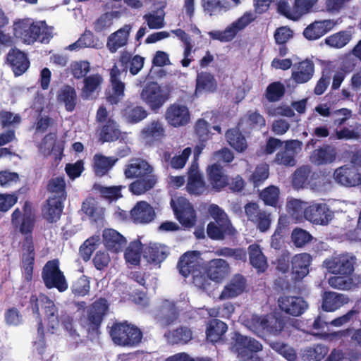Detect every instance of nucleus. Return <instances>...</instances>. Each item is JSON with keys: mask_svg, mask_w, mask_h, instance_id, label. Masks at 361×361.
<instances>
[{"mask_svg": "<svg viewBox=\"0 0 361 361\" xmlns=\"http://www.w3.org/2000/svg\"><path fill=\"white\" fill-rule=\"evenodd\" d=\"M235 343L233 348L238 353L239 361H248L254 357L250 355L252 352H257L262 350V345L255 339L244 336L235 333L233 337Z\"/></svg>", "mask_w": 361, "mask_h": 361, "instance_id": "14", "label": "nucleus"}, {"mask_svg": "<svg viewBox=\"0 0 361 361\" xmlns=\"http://www.w3.org/2000/svg\"><path fill=\"white\" fill-rule=\"evenodd\" d=\"M169 252V250L166 246L156 243H149L144 247L143 257L147 262L159 264L166 258Z\"/></svg>", "mask_w": 361, "mask_h": 361, "instance_id": "25", "label": "nucleus"}, {"mask_svg": "<svg viewBox=\"0 0 361 361\" xmlns=\"http://www.w3.org/2000/svg\"><path fill=\"white\" fill-rule=\"evenodd\" d=\"M245 122L250 130H259L266 125L265 118L257 111H248L246 114Z\"/></svg>", "mask_w": 361, "mask_h": 361, "instance_id": "61", "label": "nucleus"}, {"mask_svg": "<svg viewBox=\"0 0 361 361\" xmlns=\"http://www.w3.org/2000/svg\"><path fill=\"white\" fill-rule=\"evenodd\" d=\"M351 35L347 31H341L333 34L325 39L327 45L334 48H342L350 40Z\"/></svg>", "mask_w": 361, "mask_h": 361, "instance_id": "55", "label": "nucleus"}, {"mask_svg": "<svg viewBox=\"0 0 361 361\" xmlns=\"http://www.w3.org/2000/svg\"><path fill=\"white\" fill-rule=\"evenodd\" d=\"M39 149L45 156L52 154L54 156V158H62L63 156L64 142L58 140L55 133H49L42 140Z\"/></svg>", "mask_w": 361, "mask_h": 361, "instance_id": "16", "label": "nucleus"}, {"mask_svg": "<svg viewBox=\"0 0 361 361\" xmlns=\"http://www.w3.org/2000/svg\"><path fill=\"white\" fill-rule=\"evenodd\" d=\"M178 267L180 274L184 277L192 274L195 271L201 268L200 264V252L189 251L183 254L178 262Z\"/></svg>", "mask_w": 361, "mask_h": 361, "instance_id": "21", "label": "nucleus"}, {"mask_svg": "<svg viewBox=\"0 0 361 361\" xmlns=\"http://www.w3.org/2000/svg\"><path fill=\"white\" fill-rule=\"evenodd\" d=\"M312 239L311 234L302 228H295L291 233V240L298 247H302Z\"/></svg>", "mask_w": 361, "mask_h": 361, "instance_id": "64", "label": "nucleus"}, {"mask_svg": "<svg viewBox=\"0 0 361 361\" xmlns=\"http://www.w3.org/2000/svg\"><path fill=\"white\" fill-rule=\"evenodd\" d=\"M257 16L252 12H245L241 17L231 23L223 31H215L210 33L213 39L220 42H230L237 35V33L246 27L256 19Z\"/></svg>", "mask_w": 361, "mask_h": 361, "instance_id": "11", "label": "nucleus"}, {"mask_svg": "<svg viewBox=\"0 0 361 361\" xmlns=\"http://www.w3.org/2000/svg\"><path fill=\"white\" fill-rule=\"evenodd\" d=\"M42 278L47 288H56L62 292L67 289L68 284L63 273L59 270L57 261L48 262L44 267Z\"/></svg>", "mask_w": 361, "mask_h": 361, "instance_id": "12", "label": "nucleus"}, {"mask_svg": "<svg viewBox=\"0 0 361 361\" xmlns=\"http://www.w3.org/2000/svg\"><path fill=\"white\" fill-rule=\"evenodd\" d=\"M30 302L33 312L37 316L39 315V310L44 313V320L47 322V326L53 331L59 326V320L56 308L54 302L42 294L39 296L32 295Z\"/></svg>", "mask_w": 361, "mask_h": 361, "instance_id": "5", "label": "nucleus"}, {"mask_svg": "<svg viewBox=\"0 0 361 361\" xmlns=\"http://www.w3.org/2000/svg\"><path fill=\"white\" fill-rule=\"evenodd\" d=\"M218 87L217 81L212 73L202 71L196 77L195 94L214 93Z\"/></svg>", "mask_w": 361, "mask_h": 361, "instance_id": "31", "label": "nucleus"}, {"mask_svg": "<svg viewBox=\"0 0 361 361\" xmlns=\"http://www.w3.org/2000/svg\"><path fill=\"white\" fill-rule=\"evenodd\" d=\"M168 341L173 344L187 343L192 338V331L187 327H180L165 334Z\"/></svg>", "mask_w": 361, "mask_h": 361, "instance_id": "52", "label": "nucleus"}, {"mask_svg": "<svg viewBox=\"0 0 361 361\" xmlns=\"http://www.w3.org/2000/svg\"><path fill=\"white\" fill-rule=\"evenodd\" d=\"M245 325L259 336L265 334L276 335L283 327L282 321L272 314L264 317L252 315Z\"/></svg>", "mask_w": 361, "mask_h": 361, "instance_id": "4", "label": "nucleus"}, {"mask_svg": "<svg viewBox=\"0 0 361 361\" xmlns=\"http://www.w3.org/2000/svg\"><path fill=\"white\" fill-rule=\"evenodd\" d=\"M94 45L93 33L88 30H85L84 33L74 43L68 47L70 51H75L82 48L92 47Z\"/></svg>", "mask_w": 361, "mask_h": 361, "instance_id": "57", "label": "nucleus"}, {"mask_svg": "<svg viewBox=\"0 0 361 361\" xmlns=\"http://www.w3.org/2000/svg\"><path fill=\"white\" fill-rule=\"evenodd\" d=\"M65 187L66 183L63 178H53L48 185V190L52 195L49 198L63 200L66 198Z\"/></svg>", "mask_w": 361, "mask_h": 361, "instance_id": "54", "label": "nucleus"}, {"mask_svg": "<svg viewBox=\"0 0 361 361\" xmlns=\"http://www.w3.org/2000/svg\"><path fill=\"white\" fill-rule=\"evenodd\" d=\"M201 6L205 15L219 16L231 10L227 0H201Z\"/></svg>", "mask_w": 361, "mask_h": 361, "instance_id": "41", "label": "nucleus"}, {"mask_svg": "<svg viewBox=\"0 0 361 361\" xmlns=\"http://www.w3.org/2000/svg\"><path fill=\"white\" fill-rule=\"evenodd\" d=\"M104 81L103 77L99 73L92 74L85 77L83 82L84 86L82 89V94L88 98L95 91L100 89V86Z\"/></svg>", "mask_w": 361, "mask_h": 361, "instance_id": "48", "label": "nucleus"}, {"mask_svg": "<svg viewBox=\"0 0 361 361\" xmlns=\"http://www.w3.org/2000/svg\"><path fill=\"white\" fill-rule=\"evenodd\" d=\"M141 99L152 111L159 110L168 99L167 93L157 82H148L140 93Z\"/></svg>", "mask_w": 361, "mask_h": 361, "instance_id": "8", "label": "nucleus"}, {"mask_svg": "<svg viewBox=\"0 0 361 361\" xmlns=\"http://www.w3.org/2000/svg\"><path fill=\"white\" fill-rule=\"evenodd\" d=\"M171 206L176 219L183 226L192 227L196 222V214L192 204L183 197H173Z\"/></svg>", "mask_w": 361, "mask_h": 361, "instance_id": "7", "label": "nucleus"}, {"mask_svg": "<svg viewBox=\"0 0 361 361\" xmlns=\"http://www.w3.org/2000/svg\"><path fill=\"white\" fill-rule=\"evenodd\" d=\"M204 271L211 281L221 282L230 273V267L224 259H215L207 264Z\"/></svg>", "mask_w": 361, "mask_h": 361, "instance_id": "20", "label": "nucleus"}, {"mask_svg": "<svg viewBox=\"0 0 361 361\" xmlns=\"http://www.w3.org/2000/svg\"><path fill=\"white\" fill-rule=\"evenodd\" d=\"M121 132L119 126L115 120L109 118L106 122L102 126L100 130V138L103 142H112L118 140Z\"/></svg>", "mask_w": 361, "mask_h": 361, "instance_id": "44", "label": "nucleus"}, {"mask_svg": "<svg viewBox=\"0 0 361 361\" xmlns=\"http://www.w3.org/2000/svg\"><path fill=\"white\" fill-rule=\"evenodd\" d=\"M360 167L361 159H352L350 163L335 171L334 174L335 181L345 187L357 186Z\"/></svg>", "mask_w": 361, "mask_h": 361, "instance_id": "9", "label": "nucleus"}, {"mask_svg": "<svg viewBox=\"0 0 361 361\" xmlns=\"http://www.w3.org/2000/svg\"><path fill=\"white\" fill-rule=\"evenodd\" d=\"M314 73V63L310 60L305 59L294 65L291 78L297 84H303L312 79Z\"/></svg>", "mask_w": 361, "mask_h": 361, "instance_id": "22", "label": "nucleus"}, {"mask_svg": "<svg viewBox=\"0 0 361 361\" xmlns=\"http://www.w3.org/2000/svg\"><path fill=\"white\" fill-rule=\"evenodd\" d=\"M310 171L307 167H301L298 169L293 177V186L298 189L301 188L306 184H311V179H309Z\"/></svg>", "mask_w": 361, "mask_h": 361, "instance_id": "63", "label": "nucleus"}, {"mask_svg": "<svg viewBox=\"0 0 361 361\" xmlns=\"http://www.w3.org/2000/svg\"><path fill=\"white\" fill-rule=\"evenodd\" d=\"M355 257L352 254H341L326 259L323 266L334 274L350 275L353 271Z\"/></svg>", "mask_w": 361, "mask_h": 361, "instance_id": "10", "label": "nucleus"}, {"mask_svg": "<svg viewBox=\"0 0 361 361\" xmlns=\"http://www.w3.org/2000/svg\"><path fill=\"white\" fill-rule=\"evenodd\" d=\"M236 231L231 222H211L208 224L207 233L208 236L214 240H221L225 235H233Z\"/></svg>", "mask_w": 361, "mask_h": 361, "instance_id": "38", "label": "nucleus"}, {"mask_svg": "<svg viewBox=\"0 0 361 361\" xmlns=\"http://www.w3.org/2000/svg\"><path fill=\"white\" fill-rule=\"evenodd\" d=\"M145 58L140 55L132 56L128 52H123L119 57L118 63L121 66V73H127L128 69L131 75H137L143 68Z\"/></svg>", "mask_w": 361, "mask_h": 361, "instance_id": "28", "label": "nucleus"}, {"mask_svg": "<svg viewBox=\"0 0 361 361\" xmlns=\"http://www.w3.org/2000/svg\"><path fill=\"white\" fill-rule=\"evenodd\" d=\"M144 246L140 240L131 241L124 250V259L128 267L139 266Z\"/></svg>", "mask_w": 361, "mask_h": 361, "instance_id": "34", "label": "nucleus"}, {"mask_svg": "<svg viewBox=\"0 0 361 361\" xmlns=\"http://www.w3.org/2000/svg\"><path fill=\"white\" fill-rule=\"evenodd\" d=\"M131 30L132 25L126 24L109 36L106 47L110 52L115 53L127 44Z\"/></svg>", "mask_w": 361, "mask_h": 361, "instance_id": "29", "label": "nucleus"}, {"mask_svg": "<svg viewBox=\"0 0 361 361\" xmlns=\"http://www.w3.org/2000/svg\"><path fill=\"white\" fill-rule=\"evenodd\" d=\"M279 189L271 185L264 189L260 193V198L265 204L276 207L279 199Z\"/></svg>", "mask_w": 361, "mask_h": 361, "instance_id": "59", "label": "nucleus"}, {"mask_svg": "<svg viewBox=\"0 0 361 361\" xmlns=\"http://www.w3.org/2000/svg\"><path fill=\"white\" fill-rule=\"evenodd\" d=\"M336 23L333 20L314 21L303 30L304 37L308 40H316L331 31Z\"/></svg>", "mask_w": 361, "mask_h": 361, "instance_id": "19", "label": "nucleus"}, {"mask_svg": "<svg viewBox=\"0 0 361 361\" xmlns=\"http://www.w3.org/2000/svg\"><path fill=\"white\" fill-rule=\"evenodd\" d=\"M103 243L105 247L113 253H119L126 245V238L112 228H106L102 233Z\"/></svg>", "mask_w": 361, "mask_h": 361, "instance_id": "17", "label": "nucleus"}, {"mask_svg": "<svg viewBox=\"0 0 361 361\" xmlns=\"http://www.w3.org/2000/svg\"><path fill=\"white\" fill-rule=\"evenodd\" d=\"M7 61L16 76L23 75L30 66L26 54L17 48H13L8 51Z\"/></svg>", "mask_w": 361, "mask_h": 361, "instance_id": "23", "label": "nucleus"}, {"mask_svg": "<svg viewBox=\"0 0 361 361\" xmlns=\"http://www.w3.org/2000/svg\"><path fill=\"white\" fill-rule=\"evenodd\" d=\"M121 186L104 187L99 184H94L93 190L99 192L103 197L112 201L121 197Z\"/></svg>", "mask_w": 361, "mask_h": 361, "instance_id": "56", "label": "nucleus"}, {"mask_svg": "<svg viewBox=\"0 0 361 361\" xmlns=\"http://www.w3.org/2000/svg\"><path fill=\"white\" fill-rule=\"evenodd\" d=\"M280 309L292 316H299L307 307L306 302L300 297L283 296L279 299Z\"/></svg>", "mask_w": 361, "mask_h": 361, "instance_id": "18", "label": "nucleus"}, {"mask_svg": "<svg viewBox=\"0 0 361 361\" xmlns=\"http://www.w3.org/2000/svg\"><path fill=\"white\" fill-rule=\"evenodd\" d=\"M286 94V87L280 81L271 82L266 88L264 97L269 102L280 101Z\"/></svg>", "mask_w": 361, "mask_h": 361, "instance_id": "49", "label": "nucleus"}, {"mask_svg": "<svg viewBox=\"0 0 361 361\" xmlns=\"http://www.w3.org/2000/svg\"><path fill=\"white\" fill-rule=\"evenodd\" d=\"M334 216V212L326 204L313 202L306 209L305 219L315 225L326 226Z\"/></svg>", "mask_w": 361, "mask_h": 361, "instance_id": "13", "label": "nucleus"}, {"mask_svg": "<svg viewBox=\"0 0 361 361\" xmlns=\"http://www.w3.org/2000/svg\"><path fill=\"white\" fill-rule=\"evenodd\" d=\"M131 30L132 25L126 24L109 36L106 47L110 52L115 53L127 44Z\"/></svg>", "mask_w": 361, "mask_h": 361, "instance_id": "30", "label": "nucleus"}, {"mask_svg": "<svg viewBox=\"0 0 361 361\" xmlns=\"http://www.w3.org/2000/svg\"><path fill=\"white\" fill-rule=\"evenodd\" d=\"M107 310L108 304L104 299L95 301L90 307L88 310V320L92 324L93 330L97 329Z\"/></svg>", "mask_w": 361, "mask_h": 361, "instance_id": "37", "label": "nucleus"}, {"mask_svg": "<svg viewBox=\"0 0 361 361\" xmlns=\"http://www.w3.org/2000/svg\"><path fill=\"white\" fill-rule=\"evenodd\" d=\"M57 101L64 104L67 111L72 112L77 104V93L74 87L66 85L63 86L58 92Z\"/></svg>", "mask_w": 361, "mask_h": 361, "instance_id": "40", "label": "nucleus"}, {"mask_svg": "<svg viewBox=\"0 0 361 361\" xmlns=\"http://www.w3.org/2000/svg\"><path fill=\"white\" fill-rule=\"evenodd\" d=\"M301 142L297 140H290L285 142L281 152L276 154L275 158H294L297 149H300Z\"/></svg>", "mask_w": 361, "mask_h": 361, "instance_id": "62", "label": "nucleus"}, {"mask_svg": "<svg viewBox=\"0 0 361 361\" xmlns=\"http://www.w3.org/2000/svg\"><path fill=\"white\" fill-rule=\"evenodd\" d=\"M249 255L251 264L259 271H264L267 267V263L259 247L257 245H250Z\"/></svg>", "mask_w": 361, "mask_h": 361, "instance_id": "51", "label": "nucleus"}, {"mask_svg": "<svg viewBox=\"0 0 361 361\" xmlns=\"http://www.w3.org/2000/svg\"><path fill=\"white\" fill-rule=\"evenodd\" d=\"M188 182L187 190L191 194L200 195L206 190V184L202 176L199 173L198 164L194 159L188 171Z\"/></svg>", "mask_w": 361, "mask_h": 361, "instance_id": "27", "label": "nucleus"}, {"mask_svg": "<svg viewBox=\"0 0 361 361\" xmlns=\"http://www.w3.org/2000/svg\"><path fill=\"white\" fill-rule=\"evenodd\" d=\"M225 137L229 145L236 152L242 153L247 149V140L239 128H233L228 129L225 133Z\"/></svg>", "mask_w": 361, "mask_h": 361, "instance_id": "43", "label": "nucleus"}, {"mask_svg": "<svg viewBox=\"0 0 361 361\" xmlns=\"http://www.w3.org/2000/svg\"><path fill=\"white\" fill-rule=\"evenodd\" d=\"M110 334L114 343L121 346L135 347L142 338V334L137 327L127 323L114 324Z\"/></svg>", "mask_w": 361, "mask_h": 361, "instance_id": "3", "label": "nucleus"}, {"mask_svg": "<svg viewBox=\"0 0 361 361\" xmlns=\"http://www.w3.org/2000/svg\"><path fill=\"white\" fill-rule=\"evenodd\" d=\"M34 226V217L28 204H25V214L20 226V231L25 235L22 247V268L25 278L30 281L32 279L35 260L34 245L32 238L29 235Z\"/></svg>", "mask_w": 361, "mask_h": 361, "instance_id": "2", "label": "nucleus"}, {"mask_svg": "<svg viewBox=\"0 0 361 361\" xmlns=\"http://www.w3.org/2000/svg\"><path fill=\"white\" fill-rule=\"evenodd\" d=\"M329 284L336 289L349 290L353 288V279L349 275L334 276L329 279Z\"/></svg>", "mask_w": 361, "mask_h": 361, "instance_id": "60", "label": "nucleus"}, {"mask_svg": "<svg viewBox=\"0 0 361 361\" xmlns=\"http://www.w3.org/2000/svg\"><path fill=\"white\" fill-rule=\"evenodd\" d=\"M121 114L128 123L133 124L145 119L148 114L142 106L128 102L122 109Z\"/></svg>", "mask_w": 361, "mask_h": 361, "instance_id": "36", "label": "nucleus"}, {"mask_svg": "<svg viewBox=\"0 0 361 361\" xmlns=\"http://www.w3.org/2000/svg\"><path fill=\"white\" fill-rule=\"evenodd\" d=\"M159 308L160 312L157 317L162 326L169 325L178 318L179 306L176 305L172 302L167 300H163L161 302Z\"/></svg>", "mask_w": 361, "mask_h": 361, "instance_id": "35", "label": "nucleus"}, {"mask_svg": "<svg viewBox=\"0 0 361 361\" xmlns=\"http://www.w3.org/2000/svg\"><path fill=\"white\" fill-rule=\"evenodd\" d=\"M144 138L154 141H161L165 136V129L161 122L153 121L147 125L141 131Z\"/></svg>", "mask_w": 361, "mask_h": 361, "instance_id": "45", "label": "nucleus"}, {"mask_svg": "<svg viewBox=\"0 0 361 361\" xmlns=\"http://www.w3.org/2000/svg\"><path fill=\"white\" fill-rule=\"evenodd\" d=\"M154 208L147 202H138L130 211V216L136 224H147L155 217Z\"/></svg>", "mask_w": 361, "mask_h": 361, "instance_id": "24", "label": "nucleus"}, {"mask_svg": "<svg viewBox=\"0 0 361 361\" xmlns=\"http://www.w3.org/2000/svg\"><path fill=\"white\" fill-rule=\"evenodd\" d=\"M309 207L307 202L300 200H290L287 203L288 212L298 221L302 222L305 220V215L306 209Z\"/></svg>", "mask_w": 361, "mask_h": 361, "instance_id": "50", "label": "nucleus"}, {"mask_svg": "<svg viewBox=\"0 0 361 361\" xmlns=\"http://www.w3.org/2000/svg\"><path fill=\"white\" fill-rule=\"evenodd\" d=\"M13 27L15 37L26 45L35 42L48 44L53 37L52 28L44 20L37 21L29 18L17 19Z\"/></svg>", "mask_w": 361, "mask_h": 361, "instance_id": "1", "label": "nucleus"}, {"mask_svg": "<svg viewBox=\"0 0 361 361\" xmlns=\"http://www.w3.org/2000/svg\"><path fill=\"white\" fill-rule=\"evenodd\" d=\"M109 85L105 92V98L107 102L114 105L118 104L125 96V82L121 81V71L117 63L109 70Z\"/></svg>", "mask_w": 361, "mask_h": 361, "instance_id": "6", "label": "nucleus"}, {"mask_svg": "<svg viewBox=\"0 0 361 361\" xmlns=\"http://www.w3.org/2000/svg\"><path fill=\"white\" fill-rule=\"evenodd\" d=\"M348 302V298L335 292H326L323 295L322 309L326 312H334Z\"/></svg>", "mask_w": 361, "mask_h": 361, "instance_id": "39", "label": "nucleus"}, {"mask_svg": "<svg viewBox=\"0 0 361 361\" xmlns=\"http://www.w3.org/2000/svg\"><path fill=\"white\" fill-rule=\"evenodd\" d=\"M226 331L227 325L224 322L218 319H213L209 323L207 328V339L212 343L217 342L221 340Z\"/></svg>", "mask_w": 361, "mask_h": 361, "instance_id": "46", "label": "nucleus"}, {"mask_svg": "<svg viewBox=\"0 0 361 361\" xmlns=\"http://www.w3.org/2000/svg\"><path fill=\"white\" fill-rule=\"evenodd\" d=\"M62 201L56 198H49L47 200L43 209V213L49 221H56L60 218L63 210Z\"/></svg>", "mask_w": 361, "mask_h": 361, "instance_id": "47", "label": "nucleus"}, {"mask_svg": "<svg viewBox=\"0 0 361 361\" xmlns=\"http://www.w3.org/2000/svg\"><path fill=\"white\" fill-rule=\"evenodd\" d=\"M245 278L239 274L235 275L224 286L219 298L221 300L234 298L242 294L245 291Z\"/></svg>", "mask_w": 361, "mask_h": 361, "instance_id": "26", "label": "nucleus"}, {"mask_svg": "<svg viewBox=\"0 0 361 361\" xmlns=\"http://www.w3.org/2000/svg\"><path fill=\"white\" fill-rule=\"evenodd\" d=\"M207 175L212 188L217 191L224 188L228 183V177L225 174L223 167L218 164L209 166L207 169Z\"/></svg>", "mask_w": 361, "mask_h": 361, "instance_id": "33", "label": "nucleus"}, {"mask_svg": "<svg viewBox=\"0 0 361 361\" xmlns=\"http://www.w3.org/2000/svg\"><path fill=\"white\" fill-rule=\"evenodd\" d=\"M312 257L307 253L296 255L292 259V275L295 280L303 279L309 273Z\"/></svg>", "mask_w": 361, "mask_h": 361, "instance_id": "32", "label": "nucleus"}, {"mask_svg": "<svg viewBox=\"0 0 361 361\" xmlns=\"http://www.w3.org/2000/svg\"><path fill=\"white\" fill-rule=\"evenodd\" d=\"M165 118L170 126L179 128L190 123V113L187 106L173 103L166 109Z\"/></svg>", "mask_w": 361, "mask_h": 361, "instance_id": "15", "label": "nucleus"}, {"mask_svg": "<svg viewBox=\"0 0 361 361\" xmlns=\"http://www.w3.org/2000/svg\"><path fill=\"white\" fill-rule=\"evenodd\" d=\"M152 167L145 159H135L133 163L128 164L125 169V176L128 178L146 177L152 176Z\"/></svg>", "mask_w": 361, "mask_h": 361, "instance_id": "42", "label": "nucleus"}, {"mask_svg": "<svg viewBox=\"0 0 361 361\" xmlns=\"http://www.w3.org/2000/svg\"><path fill=\"white\" fill-rule=\"evenodd\" d=\"M328 353L326 347L317 345L313 348H308L302 353V359L305 361H319Z\"/></svg>", "mask_w": 361, "mask_h": 361, "instance_id": "58", "label": "nucleus"}, {"mask_svg": "<svg viewBox=\"0 0 361 361\" xmlns=\"http://www.w3.org/2000/svg\"><path fill=\"white\" fill-rule=\"evenodd\" d=\"M157 182V178L153 176H147L142 179L132 183L130 190L135 195H139L152 188Z\"/></svg>", "mask_w": 361, "mask_h": 361, "instance_id": "53", "label": "nucleus"}]
</instances>
